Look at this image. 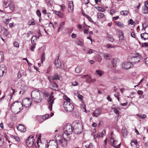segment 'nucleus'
<instances>
[{"label":"nucleus","instance_id":"nucleus-1","mask_svg":"<svg viewBox=\"0 0 148 148\" xmlns=\"http://www.w3.org/2000/svg\"><path fill=\"white\" fill-rule=\"evenodd\" d=\"M32 100L34 102L39 103L42 99V95L40 91L38 90H33L31 92Z\"/></svg>","mask_w":148,"mask_h":148},{"label":"nucleus","instance_id":"nucleus-2","mask_svg":"<svg viewBox=\"0 0 148 148\" xmlns=\"http://www.w3.org/2000/svg\"><path fill=\"white\" fill-rule=\"evenodd\" d=\"M11 109L12 111L15 114H17L23 109L22 104L21 102L16 101L12 105Z\"/></svg>","mask_w":148,"mask_h":148},{"label":"nucleus","instance_id":"nucleus-3","mask_svg":"<svg viewBox=\"0 0 148 148\" xmlns=\"http://www.w3.org/2000/svg\"><path fill=\"white\" fill-rule=\"evenodd\" d=\"M108 141L110 142V144L115 148H119L121 146L120 143L117 145H116L117 144L118 140L115 135L114 134L113 132H112L110 134Z\"/></svg>","mask_w":148,"mask_h":148},{"label":"nucleus","instance_id":"nucleus-4","mask_svg":"<svg viewBox=\"0 0 148 148\" xmlns=\"http://www.w3.org/2000/svg\"><path fill=\"white\" fill-rule=\"evenodd\" d=\"M63 130V136L64 135L66 136L70 135L73 132L72 126L70 124L67 123L64 125Z\"/></svg>","mask_w":148,"mask_h":148},{"label":"nucleus","instance_id":"nucleus-5","mask_svg":"<svg viewBox=\"0 0 148 148\" xmlns=\"http://www.w3.org/2000/svg\"><path fill=\"white\" fill-rule=\"evenodd\" d=\"M142 59L141 56L138 53L133 54L130 58H129L130 60H131V62L132 63H137L140 62Z\"/></svg>","mask_w":148,"mask_h":148},{"label":"nucleus","instance_id":"nucleus-6","mask_svg":"<svg viewBox=\"0 0 148 148\" xmlns=\"http://www.w3.org/2000/svg\"><path fill=\"white\" fill-rule=\"evenodd\" d=\"M56 142L61 146L63 147H66L67 145V140L64 138L61 137L60 135H56Z\"/></svg>","mask_w":148,"mask_h":148},{"label":"nucleus","instance_id":"nucleus-7","mask_svg":"<svg viewBox=\"0 0 148 148\" xmlns=\"http://www.w3.org/2000/svg\"><path fill=\"white\" fill-rule=\"evenodd\" d=\"M34 139L32 136H30L27 139L26 142L27 146L29 147H32V148H36V143H34Z\"/></svg>","mask_w":148,"mask_h":148},{"label":"nucleus","instance_id":"nucleus-8","mask_svg":"<svg viewBox=\"0 0 148 148\" xmlns=\"http://www.w3.org/2000/svg\"><path fill=\"white\" fill-rule=\"evenodd\" d=\"M63 106L65 110L68 112L72 111L74 107L73 105L71 102L68 101H64Z\"/></svg>","mask_w":148,"mask_h":148},{"label":"nucleus","instance_id":"nucleus-9","mask_svg":"<svg viewBox=\"0 0 148 148\" xmlns=\"http://www.w3.org/2000/svg\"><path fill=\"white\" fill-rule=\"evenodd\" d=\"M48 79L50 82V86L51 88L55 90H58V86L56 82L54 81L53 79H50L49 77H48Z\"/></svg>","mask_w":148,"mask_h":148},{"label":"nucleus","instance_id":"nucleus-10","mask_svg":"<svg viewBox=\"0 0 148 148\" xmlns=\"http://www.w3.org/2000/svg\"><path fill=\"white\" fill-rule=\"evenodd\" d=\"M121 66L123 69L127 70L132 67L133 66L131 62H125L122 64Z\"/></svg>","mask_w":148,"mask_h":148},{"label":"nucleus","instance_id":"nucleus-11","mask_svg":"<svg viewBox=\"0 0 148 148\" xmlns=\"http://www.w3.org/2000/svg\"><path fill=\"white\" fill-rule=\"evenodd\" d=\"M72 125L73 128H75V130H76L77 127H79L81 130L82 129V125L81 122L79 121H76L73 122L72 123Z\"/></svg>","mask_w":148,"mask_h":148},{"label":"nucleus","instance_id":"nucleus-12","mask_svg":"<svg viewBox=\"0 0 148 148\" xmlns=\"http://www.w3.org/2000/svg\"><path fill=\"white\" fill-rule=\"evenodd\" d=\"M53 94V92H52L51 95L49 98V99L48 101V103L49 105V108L50 111L52 110V105L54 103L55 99L53 98L54 96L52 95Z\"/></svg>","mask_w":148,"mask_h":148},{"label":"nucleus","instance_id":"nucleus-13","mask_svg":"<svg viewBox=\"0 0 148 148\" xmlns=\"http://www.w3.org/2000/svg\"><path fill=\"white\" fill-rule=\"evenodd\" d=\"M6 71V69L5 65L1 64L0 65V76L5 75Z\"/></svg>","mask_w":148,"mask_h":148},{"label":"nucleus","instance_id":"nucleus-14","mask_svg":"<svg viewBox=\"0 0 148 148\" xmlns=\"http://www.w3.org/2000/svg\"><path fill=\"white\" fill-rule=\"evenodd\" d=\"M22 106L23 105L25 107H29L32 103L30 99L27 98L24 99L22 101Z\"/></svg>","mask_w":148,"mask_h":148},{"label":"nucleus","instance_id":"nucleus-15","mask_svg":"<svg viewBox=\"0 0 148 148\" xmlns=\"http://www.w3.org/2000/svg\"><path fill=\"white\" fill-rule=\"evenodd\" d=\"M39 148H47L48 147L47 145L45 143H42L40 139L38 138V140L36 142Z\"/></svg>","mask_w":148,"mask_h":148},{"label":"nucleus","instance_id":"nucleus-16","mask_svg":"<svg viewBox=\"0 0 148 148\" xmlns=\"http://www.w3.org/2000/svg\"><path fill=\"white\" fill-rule=\"evenodd\" d=\"M101 111L100 109H97L92 113V115L93 116L97 117L101 114Z\"/></svg>","mask_w":148,"mask_h":148},{"label":"nucleus","instance_id":"nucleus-17","mask_svg":"<svg viewBox=\"0 0 148 148\" xmlns=\"http://www.w3.org/2000/svg\"><path fill=\"white\" fill-rule=\"evenodd\" d=\"M73 6V1H69L68 7V11L69 12H73L74 9Z\"/></svg>","mask_w":148,"mask_h":148},{"label":"nucleus","instance_id":"nucleus-18","mask_svg":"<svg viewBox=\"0 0 148 148\" xmlns=\"http://www.w3.org/2000/svg\"><path fill=\"white\" fill-rule=\"evenodd\" d=\"M17 129L21 132H25L26 131V129L25 127L22 125L20 124L17 127Z\"/></svg>","mask_w":148,"mask_h":148},{"label":"nucleus","instance_id":"nucleus-19","mask_svg":"<svg viewBox=\"0 0 148 148\" xmlns=\"http://www.w3.org/2000/svg\"><path fill=\"white\" fill-rule=\"evenodd\" d=\"M59 58H56L55 60V64L56 67L57 69L60 68V66L61 65V63L60 61L58 60Z\"/></svg>","mask_w":148,"mask_h":148},{"label":"nucleus","instance_id":"nucleus-20","mask_svg":"<svg viewBox=\"0 0 148 148\" xmlns=\"http://www.w3.org/2000/svg\"><path fill=\"white\" fill-rule=\"evenodd\" d=\"M11 2V1L10 0L4 1L3 3V7L5 8H7L9 6Z\"/></svg>","mask_w":148,"mask_h":148},{"label":"nucleus","instance_id":"nucleus-21","mask_svg":"<svg viewBox=\"0 0 148 148\" xmlns=\"http://www.w3.org/2000/svg\"><path fill=\"white\" fill-rule=\"evenodd\" d=\"M50 142L51 143L53 144L51 145V148H58V143L56 141L53 140L51 141Z\"/></svg>","mask_w":148,"mask_h":148},{"label":"nucleus","instance_id":"nucleus-22","mask_svg":"<svg viewBox=\"0 0 148 148\" xmlns=\"http://www.w3.org/2000/svg\"><path fill=\"white\" fill-rule=\"evenodd\" d=\"M140 36L142 39L145 40L148 39V34L147 33H144L140 34Z\"/></svg>","mask_w":148,"mask_h":148},{"label":"nucleus","instance_id":"nucleus-23","mask_svg":"<svg viewBox=\"0 0 148 148\" xmlns=\"http://www.w3.org/2000/svg\"><path fill=\"white\" fill-rule=\"evenodd\" d=\"M20 88L23 91L22 94L26 92L27 90V86L24 84H23L21 85Z\"/></svg>","mask_w":148,"mask_h":148},{"label":"nucleus","instance_id":"nucleus-24","mask_svg":"<svg viewBox=\"0 0 148 148\" xmlns=\"http://www.w3.org/2000/svg\"><path fill=\"white\" fill-rule=\"evenodd\" d=\"M106 134V132L105 130H103L101 133L98 134H97V138H100L102 137Z\"/></svg>","mask_w":148,"mask_h":148},{"label":"nucleus","instance_id":"nucleus-25","mask_svg":"<svg viewBox=\"0 0 148 148\" xmlns=\"http://www.w3.org/2000/svg\"><path fill=\"white\" fill-rule=\"evenodd\" d=\"M74 132L77 134H79L82 132V130H80L79 127H77L76 130H75V128H73Z\"/></svg>","mask_w":148,"mask_h":148},{"label":"nucleus","instance_id":"nucleus-26","mask_svg":"<svg viewBox=\"0 0 148 148\" xmlns=\"http://www.w3.org/2000/svg\"><path fill=\"white\" fill-rule=\"evenodd\" d=\"M49 117V115L48 114H46L42 116H37L36 118L38 120V119H42L43 120H46Z\"/></svg>","mask_w":148,"mask_h":148},{"label":"nucleus","instance_id":"nucleus-27","mask_svg":"<svg viewBox=\"0 0 148 148\" xmlns=\"http://www.w3.org/2000/svg\"><path fill=\"white\" fill-rule=\"evenodd\" d=\"M112 66L114 67H115L116 66V64H117V59H112Z\"/></svg>","mask_w":148,"mask_h":148},{"label":"nucleus","instance_id":"nucleus-28","mask_svg":"<svg viewBox=\"0 0 148 148\" xmlns=\"http://www.w3.org/2000/svg\"><path fill=\"white\" fill-rule=\"evenodd\" d=\"M31 42L32 44H36V36H34L31 38Z\"/></svg>","mask_w":148,"mask_h":148},{"label":"nucleus","instance_id":"nucleus-29","mask_svg":"<svg viewBox=\"0 0 148 148\" xmlns=\"http://www.w3.org/2000/svg\"><path fill=\"white\" fill-rule=\"evenodd\" d=\"M104 57L107 60H109L111 57V56L110 55L106 53L104 54L103 55Z\"/></svg>","mask_w":148,"mask_h":148},{"label":"nucleus","instance_id":"nucleus-30","mask_svg":"<svg viewBox=\"0 0 148 148\" xmlns=\"http://www.w3.org/2000/svg\"><path fill=\"white\" fill-rule=\"evenodd\" d=\"M76 43L77 45H79L81 47H83L84 46V43L82 41H80L79 40H76Z\"/></svg>","mask_w":148,"mask_h":148},{"label":"nucleus","instance_id":"nucleus-31","mask_svg":"<svg viewBox=\"0 0 148 148\" xmlns=\"http://www.w3.org/2000/svg\"><path fill=\"white\" fill-rule=\"evenodd\" d=\"M129 12L127 10H124L121 11L120 13V14L126 16L129 13Z\"/></svg>","mask_w":148,"mask_h":148},{"label":"nucleus","instance_id":"nucleus-32","mask_svg":"<svg viewBox=\"0 0 148 148\" xmlns=\"http://www.w3.org/2000/svg\"><path fill=\"white\" fill-rule=\"evenodd\" d=\"M4 55L3 52L0 51V62H2L3 60Z\"/></svg>","mask_w":148,"mask_h":148},{"label":"nucleus","instance_id":"nucleus-33","mask_svg":"<svg viewBox=\"0 0 148 148\" xmlns=\"http://www.w3.org/2000/svg\"><path fill=\"white\" fill-rule=\"evenodd\" d=\"M115 24L117 25L118 26L120 27H123V24L121 22H115Z\"/></svg>","mask_w":148,"mask_h":148},{"label":"nucleus","instance_id":"nucleus-34","mask_svg":"<svg viewBox=\"0 0 148 148\" xmlns=\"http://www.w3.org/2000/svg\"><path fill=\"white\" fill-rule=\"evenodd\" d=\"M45 53H43L41 55V63L42 64L43 62V61H44L45 59Z\"/></svg>","mask_w":148,"mask_h":148},{"label":"nucleus","instance_id":"nucleus-35","mask_svg":"<svg viewBox=\"0 0 148 148\" xmlns=\"http://www.w3.org/2000/svg\"><path fill=\"white\" fill-rule=\"evenodd\" d=\"M97 16L98 18H100L103 17L104 14L101 12L99 13H97Z\"/></svg>","mask_w":148,"mask_h":148},{"label":"nucleus","instance_id":"nucleus-36","mask_svg":"<svg viewBox=\"0 0 148 148\" xmlns=\"http://www.w3.org/2000/svg\"><path fill=\"white\" fill-rule=\"evenodd\" d=\"M53 12L55 13L59 17H62V14L59 11H57L53 10Z\"/></svg>","mask_w":148,"mask_h":148},{"label":"nucleus","instance_id":"nucleus-37","mask_svg":"<svg viewBox=\"0 0 148 148\" xmlns=\"http://www.w3.org/2000/svg\"><path fill=\"white\" fill-rule=\"evenodd\" d=\"M9 8L11 10H13L14 9V4L13 3H10L9 5Z\"/></svg>","mask_w":148,"mask_h":148},{"label":"nucleus","instance_id":"nucleus-38","mask_svg":"<svg viewBox=\"0 0 148 148\" xmlns=\"http://www.w3.org/2000/svg\"><path fill=\"white\" fill-rule=\"evenodd\" d=\"M96 72L97 74L99 76H102L104 73L101 70H97Z\"/></svg>","mask_w":148,"mask_h":148},{"label":"nucleus","instance_id":"nucleus-39","mask_svg":"<svg viewBox=\"0 0 148 148\" xmlns=\"http://www.w3.org/2000/svg\"><path fill=\"white\" fill-rule=\"evenodd\" d=\"M95 52V50H93L92 49H90L87 51V52L86 53L90 54Z\"/></svg>","mask_w":148,"mask_h":148},{"label":"nucleus","instance_id":"nucleus-40","mask_svg":"<svg viewBox=\"0 0 148 148\" xmlns=\"http://www.w3.org/2000/svg\"><path fill=\"white\" fill-rule=\"evenodd\" d=\"M92 81L91 77L89 75H88L86 78V81L88 82H91Z\"/></svg>","mask_w":148,"mask_h":148},{"label":"nucleus","instance_id":"nucleus-41","mask_svg":"<svg viewBox=\"0 0 148 148\" xmlns=\"http://www.w3.org/2000/svg\"><path fill=\"white\" fill-rule=\"evenodd\" d=\"M57 79H59V78L58 77V74H56L55 76H53L52 77V79H53V80H54V81H56L55 80Z\"/></svg>","mask_w":148,"mask_h":148},{"label":"nucleus","instance_id":"nucleus-42","mask_svg":"<svg viewBox=\"0 0 148 148\" xmlns=\"http://www.w3.org/2000/svg\"><path fill=\"white\" fill-rule=\"evenodd\" d=\"M97 8H96L99 11L103 12L105 11V9L104 8L99 7H97Z\"/></svg>","mask_w":148,"mask_h":148},{"label":"nucleus","instance_id":"nucleus-43","mask_svg":"<svg viewBox=\"0 0 148 148\" xmlns=\"http://www.w3.org/2000/svg\"><path fill=\"white\" fill-rule=\"evenodd\" d=\"M63 99L66 100L65 101H68L69 102H70V99L67 97L66 95H64L63 96Z\"/></svg>","mask_w":148,"mask_h":148},{"label":"nucleus","instance_id":"nucleus-44","mask_svg":"<svg viewBox=\"0 0 148 148\" xmlns=\"http://www.w3.org/2000/svg\"><path fill=\"white\" fill-rule=\"evenodd\" d=\"M4 142V140L2 136H0V145H2Z\"/></svg>","mask_w":148,"mask_h":148},{"label":"nucleus","instance_id":"nucleus-45","mask_svg":"<svg viewBox=\"0 0 148 148\" xmlns=\"http://www.w3.org/2000/svg\"><path fill=\"white\" fill-rule=\"evenodd\" d=\"M64 22H62L60 24V25L59 27L58 28V32H59L60 30L62 28V26L64 25Z\"/></svg>","mask_w":148,"mask_h":148},{"label":"nucleus","instance_id":"nucleus-46","mask_svg":"<svg viewBox=\"0 0 148 148\" xmlns=\"http://www.w3.org/2000/svg\"><path fill=\"white\" fill-rule=\"evenodd\" d=\"M36 44H32V45L30 47V50L32 51H34V49H35Z\"/></svg>","mask_w":148,"mask_h":148},{"label":"nucleus","instance_id":"nucleus-47","mask_svg":"<svg viewBox=\"0 0 148 148\" xmlns=\"http://www.w3.org/2000/svg\"><path fill=\"white\" fill-rule=\"evenodd\" d=\"M75 71L77 73H79L81 72V68L79 67H77L75 69Z\"/></svg>","mask_w":148,"mask_h":148},{"label":"nucleus","instance_id":"nucleus-48","mask_svg":"<svg viewBox=\"0 0 148 148\" xmlns=\"http://www.w3.org/2000/svg\"><path fill=\"white\" fill-rule=\"evenodd\" d=\"M112 109H114V112L116 114H118L119 113V111L116 108H112Z\"/></svg>","mask_w":148,"mask_h":148},{"label":"nucleus","instance_id":"nucleus-49","mask_svg":"<svg viewBox=\"0 0 148 148\" xmlns=\"http://www.w3.org/2000/svg\"><path fill=\"white\" fill-rule=\"evenodd\" d=\"M12 138H14L18 142L20 141V138L17 136H12Z\"/></svg>","mask_w":148,"mask_h":148},{"label":"nucleus","instance_id":"nucleus-50","mask_svg":"<svg viewBox=\"0 0 148 148\" xmlns=\"http://www.w3.org/2000/svg\"><path fill=\"white\" fill-rule=\"evenodd\" d=\"M137 143V142L136 141H134L133 140L131 141V144L132 146L135 145Z\"/></svg>","mask_w":148,"mask_h":148},{"label":"nucleus","instance_id":"nucleus-51","mask_svg":"<svg viewBox=\"0 0 148 148\" xmlns=\"http://www.w3.org/2000/svg\"><path fill=\"white\" fill-rule=\"evenodd\" d=\"M3 34L7 36H8L9 34V32L7 29L5 30V31H4V32H3Z\"/></svg>","mask_w":148,"mask_h":148},{"label":"nucleus","instance_id":"nucleus-52","mask_svg":"<svg viewBox=\"0 0 148 148\" xmlns=\"http://www.w3.org/2000/svg\"><path fill=\"white\" fill-rule=\"evenodd\" d=\"M93 146L92 144V143H90L88 145H86L85 147L86 148H92Z\"/></svg>","mask_w":148,"mask_h":148},{"label":"nucleus","instance_id":"nucleus-53","mask_svg":"<svg viewBox=\"0 0 148 148\" xmlns=\"http://www.w3.org/2000/svg\"><path fill=\"white\" fill-rule=\"evenodd\" d=\"M37 15L39 17L41 16V14L39 10H38L36 12Z\"/></svg>","mask_w":148,"mask_h":148},{"label":"nucleus","instance_id":"nucleus-54","mask_svg":"<svg viewBox=\"0 0 148 148\" xmlns=\"http://www.w3.org/2000/svg\"><path fill=\"white\" fill-rule=\"evenodd\" d=\"M139 117L142 119H144L147 117L146 115L145 114H142L141 115H138Z\"/></svg>","mask_w":148,"mask_h":148},{"label":"nucleus","instance_id":"nucleus-55","mask_svg":"<svg viewBox=\"0 0 148 148\" xmlns=\"http://www.w3.org/2000/svg\"><path fill=\"white\" fill-rule=\"evenodd\" d=\"M143 29L145 30L147 27L146 23L145 22L142 24Z\"/></svg>","mask_w":148,"mask_h":148},{"label":"nucleus","instance_id":"nucleus-56","mask_svg":"<svg viewBox=\"0 0 148 148\" xmlns=\"http://www.w3.org/2000/svg\"><path fill=\"white\" fill-rule=\"evenodd\" d=\"M106 47L108 49H110L111 48H114V46H111L110 45L108 44L106 45Z\"/></svg>","mask_w":148,"mask_h":148},{"label":"nucleus","instance_id":"nucleus-57","mask_svg":"<svg viewBox=\"0 0 148 148\" xmlns=\"http://www.w3.org/2000/svg\"><path fill=\"white\" fill-rule=\"evenodd\" d=\"M14 46L16 47H19V45L18 42H14Z\"/></svg>","mask_w":148,"mask_h":148},{"label":"nucleus","instance_id":"nucleus-58","mask_svg":"<svg viewBox=\"0 0 148 148\" xmlns=\"http://www.w3.org/2000/svg\"><path fill=\"white\" fill-rule=\"evenodd\" d=\"M145 7L146 9H148V2L146 1L145 2Z\"/></svg>","mask_w":148,"mask_h":148},{"label":"nucleus","instance_id":"nucleus-59","mask_svg":"<svg viewBox=\"0 0 148 148\" xmlns=\"http://www.w3.org/2000/svg\"><path fill=\"white\" fill-rule=\"evenodd\" d=\"M89 26H88V25L85 24L84 23V25H83V28L84 29H88V28H89Z\"/></svg>","mask_w":148,"mask_h":148},{"label":"nucleus","instance_id":"nucleus-60","mask_svg":"<svg viewBox=\"0 0 148 148\" xmlns=\"http://www.w3.org/2000/svg\"><path fill=\"white\" fill-rule=\"evenodd\" d=\"M148 9H146V8L145 7L143 11V12L144 14H147L148 13Z\"/></svg>","mask_w":148,"mask_h":148},{"label":"nucleus","instance_id":"nucleus-61","mask_svg":"<svg viewBox=\"0 0 148 148\" xmlns=\"http://www.w3.org/2000/svg\"><path fill=\"white\" fill-rule=\"evenodd\" d=\"M78 83L76 82H73L72 83V84L74 86L77 85Z\"/></svg>","mask_w":148,"mask_h":148},{"label":"nucleus","instance_id":"nucleus-62","mask_svg":"<svg viewBox=\"0 0 148 148\" xmlns=\"http://www.w3.org/2000/svg\"><path fill=\"white\" fill-rule=\"evenodd\" d=\"M89 28L88 29H85L84 30V33L85 34H87L88 32Z\"/></svg>","mask_w":148,"mask_h":148},{"label":"nucleus","instance_id":"nucleus-63","mask_svg":"<svg viewBox=\"0 0 148 148\" xmlns=\"http://www.w3.org/2000/svg\"><path fill=\"white\" fill-rule=\"evenodd\" d=\"M143 92L142 90H138L137 91V94L139 95H142L143 94Z\"/></svg>","mask_w":148,"mask_h":148},{"label":"nucleus","instance_id":"nucleus-64","mask_svg":"<svg viewBox=\"0 0 148 148\" xmlns=\"http://www.w3.org/2000/svg\"><path fill=\"white\" fill-rule=\"evenodd\" d=\"M145 63L148 66V57L146 58L145 59Z\"/></svg>","mask_w":148,"mask_h":148}]
</instances>
